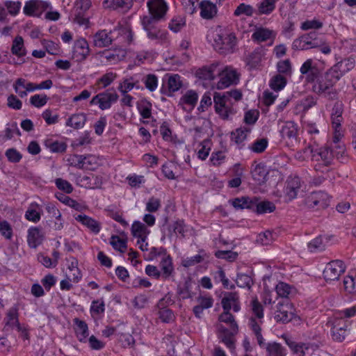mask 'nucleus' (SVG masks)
Segmentation results:
<instances>
[{
  "label": "nucleus",
  "instance_id": "obj_1",
  "mask_svg": "<svg viewBox=\"0 0 356 356\" xmlns=\"http://www.w3.org/2000/svg\"><path fill=\"white\" fill-rule=\"evenodd\" d=\"M343 104L339 102H335L330 114L332 129L331 147L327 145L318 147V146L312 143L308 145L312 159L318 162L319 165L330 166L332 164L334 157L339 159L346 154V146L342 142L345 132L342 126L343 122Z\"/></svg>",
  "mask_w": 356,
  "mask_h": 356
},
{
  "label": "nucleus",
  "instance_id": "obj_2",
  "mask_svg": "<svg viewBox=\"0 0 356 356\" xmlns=\"http://www.w3.org/2000/svg\"><path fill=\"white\" fill-rule=\"evenodd\" d=\"M211 33L213 38V47L219 54L227 55L236 51L238 40L234 33L228 32L218 25Z\"/></svg>",
  "mask_w": 356,
  "mask_h": 356
},
{
  "label": "nucleus",
  "instance_id": "obj_3",
  "mask_svg": "<svg viewBox=\"0 0 356 356\" xmlns=\"http://www.w3.org/2000/svg\"><path fill=\"white\" fill-rule=\"evenodd\" d=\"M338 81L329 69L325 73L321 72L312 83V90L318 95L333 99L337 97V91L334 87Z\"/></svg>",
  "mask_w": 356,
  "mask_h": 356
},
{
  "label": "nucleus",
  "instance_id": "obj_4",
  "mask_svg": "<svg viewBox=\"0 0 356 356\" xmlns=\"http://www.w3.org/2000/svg\"><path fill=\"white\" fill-rule=\"evenodd\" d=\"M282 338L292 353L298 356H312L318 348L315 343L296 342L286 334H282Z\"/></svg>",
  "mask_w": 356,
  "mask_h": 356
},
{
  "label": "nucleus",
  "instance_id": "obj_5",
  "mask_svg": "<svg viewBox=\"0 0 356 356\" xmlns=\"http://www.w3.org/2000/svg\"><path fill=\"white\" fill-rule=\"evenodd\" d=\"M213 103L216 112L223 120L228 119L230 115L234 113L232 107L233 103L229 99L227 95H224L220 92H214Z\"/></svg>",
  "mask_w": 356,
  "mask_h": 356
},
{
  "label": "nucleus",
  "instance_id": "obj_6",
  "mask_svg": "<svg viewBox=\"0 0 356 356\" xmlns=\"http://www.w3.org/2000/svg\"><path fill=\"white\" fill-rule=\"evenodd\" d=\"M119 98L118 93L113 88H108L102 92L94 96L90 102L91 105H98L104 111L111 107Z\"/></svg>",
  "mask_w": 356,
  "mask_h": 356
},
{
  "label": "nucleus",
  "instance_id": "obj_7",
  "mask_svg": "<svg viewBox=\"0 0 356 356\" xmlns=\"http://www.w3.org/2000/svg\"><path fill=\"white\" fill-rule=\"evenodd\" d=\"M220 80L217 83V88L222 90L232 85H236L239 81L240 74L232 66H226L218 72Z\"/></svg>",
  "mask_w": 356,
  "mask_h": 356
},
{
  "label": "nucleus",
  "instance_id": "obj_8",
  "mask_svg": "<svg viewBox=\"0 0 356 356\" xmlns=\"http://www.w3.org/2000/svg\"><path fill=\"white\" fill-rule=\"evenodd\" d=\"M300 72L302 79H304L307 83H312L322 72V70L318 67L317 63L313 59L309 58L301 65Z\"/></svg>",
  "mask_w": 356,
  "mask_h": 356
},
{
  "label": "nucleus",
  "instance_id": "obj_9",
  "mask_svg": "<svg viewBox=\"0 0 356 356\" xmlns=\"http://www.w3.org/2000/svg\"><path fill=\"white\" fill-rule=\"evenodd\" d=\"M346 270V266L341 260H333L325 266L323 275L326 282L338 280Z\"/></svg>",
  "mask_w": 356,
  "mask_h": 356
},
{
  "label": "nucleus",
  "instance_id": "obj_10",
  "mask_svg": "<svg viewBox=\"0 0 356 356\" xmlns=\"http://www.w3.org/2000/svg\"><path fill=\"white\" fill-rule=\"evenodd\" d=\"M350 325V321L333 318L331 327L332 339L334 341L342 342L348 335Z\"/></svg>",
  "mask_w": 356,
  "mask_h": 356
},
{
  "label": "nucleus",
  "instance_id": "obj_11",
  "mask_svg": "<svg viewBox=\"0 0 356 356\" xmlns=\"http://www.w3.org/2000/svg\"><path fill=\"white\" fill-rule=\"evenodd\" d=\"M48 8V2L42 0H29L25 3L23 13L29 17H40Z\"/></svg>",
  "mask_w": 356,
  "mask_h": 356
},
{
  "label": "nucleus",
  "instance_id": "obj_12",
  "mask_svg": "<svg viewBox=\"0 0 356 356\" xmlns=\"http://www.w3.org/2000/svg\"><path fill=\"white\" fill-rule=\"evenodd\" d=\"M330 204V196L323 191L311 193L306 199V204L309 208L325 209Z\"/></svg>",
  "mask_w": 356,
  "mask_h": 356
},
{
  "label": "nucleus",
  "instance_id": "obj_13",
  "mask_svg": "<svg viewBox=\"0 0 356 356\" xmlns=\"http://www.w3.org/2000/svg\"><path fill=\"white\" fill-rule=\"evenodd\" d=\"M147 6L151 17L156 21L165 20L168 6L164 0H149Z\"/></svg>",
  "mask_w": 356,
  "mask_h": 356
},
{
  "label": "nucleus",
  "instance_id": "obj_14",
  "mask_svg": "<svg viewBox=\"0 0 356 356\" xmlns=\"http://www.w3.org/2000/svg\"><path fill=\"white\" fill-rule=\"evenodd\" d=\"M293 316V309L287 300L279 302L275 312V319L277 322L289 323Z\"/></svg>",
  "mask_w": 356,
  "mask_h": 356
},
{
  "label": "nucleus",
  "instance_id": "obj_15",
  "mask_svg": "<svg viewBox=\"0 0 356 356\" xmlns=\"http://www.w3.org/2000/svg\"><path fill=\"white\" fill-rule=\"evenodd\" d=\"M355 65V60L353 57L350 56L345 58L337 62L332 67L330 68L332 73L339 79L345 75L346 73L352 70Z\"/></svg>",
  "mask_w": 356,
  "mask_h": 356
},
{
  "label": "nucleus",
  "instance_id": "obj_16",
  "mask_svg": "<svg viewBox=\"0 0 356 356\" xmlns=\"http://www.w3.org/2000/svg\"><path fill=\"white\" fill-rule=\"evenodd\" d=\"M112 33L115 36L114 40H118L122 46H127L133 42L134 34L127 24L118 26V28L112 31Z\"/></svg>",
  "mask_w": 356,
  "mask_h": 356
},
{
  "label": "nucleus",
  "instance_id": "obj_17",
  "mask_svg": "<svg viewBox=\"0 0 356 356\" xmlns=\"http://www.w3.org/2000/svg\"><path fill=\"white\" fill-rule=\"evenodd\" d=\"M90 54V48L87 40L84 38L76 40L73 45L72 58L76 62H82Z\"/></svg>",
  "mask_w": 356,
  "mask_h": 356
},
{
  "label": "nucleus",
  "instance_id": "obj_18",
  "mask_svg": "<svg viewBox=\"0 0 356 356\" xmlns=\"http://www.w3.org/2000/svg\"><path fill=\"white\" fill-rule=\"evenodd\" d=\"M197 305L193 307V312L197 318H201L204 309L211 308L213 305L214 300L209 293H200L197 298Z\"/></svg>",
  "mask_w": 356,
  "mask_h": 356
},
{
  "label": "nucleus",
  "instance_id": "obj_19",
  "mask_svg": "<svg viewBox=\"0 0 356 356\" xmlns=\"http://www.w3.org/2000/svg\"><path fill=\"white\" fill-rule=\"evenodd\" d=\"M251 315L248 319V326H251L252 320L258 325L264 323V307L257 297L252 298L249 305Z\"/></svg>",
  "mask_w": 356,
  "mask_h": 356
},
{
  "label": "nucleus",
  "instance_id": "obj_20",
  "mask_svg": "<svg viewBox=\"0 0 356 356\" xmlns=\"http://www.w3.org/2000/svg\"><path fill=\"white\" fill-rule=\"evenodd\" d=\"M223 310L230 311L232 308L234 312L241 310L239 296L237 292H227L221 300Z\"/></svg>",
  "mask_w": 356,
  "mask_h": 356
},
{
  "label": "nucleus",
  "instance_id": "obj_21",
  "mask_svg": "<svg viewBox=\"0 0 356 356\" xmlns=\"http://www.w3.org/2000/svg\"><path fill=\"white\" fill-rule=\"evenodd\" d=\"M90 6V0H79L76 3L75 22H89L90 15L88 10Z\"/></svg>",
  "mask_w": 356,
  "mask_h": 356
},
{
  "label": "nucleus",
  "instance_id": "obj_22",
  "mask_svg": "<svg viewBox=\"0 0 356 356\" xmlns=\"http://www.w3.org/2000/svg\"><path fill=\"white\" fill-rule=\"evenodd\" d=\"M266 50L263 47H257L246 58L245 63L250 70L256 69L261 65L264 58Z\"/></svg>",
  "mask_w": 356,
  "mask_h": 356
},
{
  "label": "nucleus",
  "instance_id": "obj_23",
  "mask_svg": "<svg viewBox=\"0 0 356 356\" xmlns=\"http://www.w3.org/2000/svg\"><path fill=\"white\" fill-rule=\"evenodd\" d=\"M276 37V32L267 28H257L252 35V39L254 42H263L270 40V45H272Z\"/></svg>",
  "mask_w": 356,
  "mask_h": 356
},
{
  "label": "nucleus",
  "instance_id": "obj_24",
  "mask_svg": "<svg viewBox=\"0 0 356 356\" xmlns=\"http://www.w3.org/2000/svg\"><path fill=\"white\" fill-rule=\"evenodd\" d=\"M114 39L112 31L107 32L106 30H102L94 35L93 43L97 47H106L109 46Z\"/></svg>",
  "mask_w": 356,
  "mask_h": 356
},
{
  "label": "nucleus",
  "instance_id": "obj_25",
  "mask_svg": "<svg viewBox=\"0 0 356 356\" xmlns=\"http://www.w3.org/2000/svg\"><path fill=\"white\" fill-rule=\"evenodd\" d=\"M102 61L109 64H116L125 57V52L122 49L104 50L99 53Z\"/></svg>",
  "mask_w": 356,
  "mask_h": 356
},
{
  "label": "nucleus",
  "instance_id": "obj_26",
  "mask_svg": "<svg viewBox=\"0 0 356 356\" xmlns=\"http://www.w3.org/2000/svg\"><path fill=\"white\" fill-rule=\"evenodd\" d=\"M298 132V124L293 121L286 122L280 131L282 137L284 139L289 140L291 143L297 140Z\"/></svg>",
  "mask_w": 356,
  "mask_h": 356
},
{
  "label": "nucleus",
  "instance_id": "obj_27",
  "mask_svg": "<svg viewBox=\"0 0 356 356\" xmlns=\"http://www.w3.org/2000/svg\"><path fill=\"white\" fill-rule=\"evenodd\" d=\"M300 178L298 176H290L286 181V195L291 200L295 199L300 188Z\"/></svg>",
  "mask_w": 356,
  "mask_h": 356
},
{
  "label": "nucleus",
  "instance_id": "obj_28",
  "mask_svg": "<svg viewBox=\"0 0 356 356\" xmlns=\"http://www.w3.org/2000/svg\"><path fill=\"white\" fill-rule=\"evenodd\" d=\"M44 236L41 229L37 227H31L28 229L27 242L31 248H36L43 241Z\"/></svg>",
  "mask_w": 356,
  "mask_h": 356
},
{
  "label": "nucleus",
  "instance_id": "obj_29",
  "mask_svg": "<svg viewBox=\"0 0 356 356\" xmlns=\"http://www.w3.org/2000/svg\"><path fill=\"white\" fill-rule=\"evenodd\" d=\"M159 266L161 270V273L162 275V280H168L174 273L172 257L169 254H166V253H165L161 258Z\"/></svg>",
  "mask_w": 356,
  "mask_h": 356
},
{
  "label": "nucleus",
  "instance_id": "obj_30",
  "mask_svg": "<svg viewBox=\"0 0 356 356\" xmlns=\"http://www.w3.org/2000/svg\"><path fill=\"white\" fill-rule=\"evenodd\" d=\"M200 15L204 19H211L217 13L216 6L208 0H203L200 3Z\"/></svg>",
  "mask_w": 356,
  "mask_h": 356
},
{
  "label": "nucleus",
  "instance_id": "obj_31",
  "mask_svg": "<svg viewBox=\"0 0 356 356\" xmlns=\"http://www.w3.org/2000/svg\"><path fill=\"white\" fill-rule=\"evenodd\" d=\"M199 95L195 90H187L180 98L179 104L181 105L184 108L186 105L189 107L190 110H193L197 104Z\"/></svg>",
  "mask_w": 356,
  "mask_h": 356
},
{
  "label": "nucleus",
  "instance_id": "obj_32",
  "mask_svg": "<svg viewBox=\"0 0 356 356\" xmlns=\"http://www.w3.org/2000/svg\"><path fill=\"white\" fill-rule=\"evenodd\" d=\"M218 67V63H213L210 65L204 66L197 70L196 76L203 80H213L215 78V72Z\"/></svg>",
  "mask_w": 356,
  "mask_h": 356
},
{
  "label": "nucleus",
  "instance_id": "obj_33",
  "mask_svg": "<svg viewBox=\"0 0 356 356\" xmlns=\"http://www.w3.org/2000/svg\"><path fill=\"white\" fill-rule=\"evenodd\" d=\"M147 36L152 40H165L167 38V31L156 28L154 24H143Z\"/></svg>",
  "mask_w": 356,
  "mask_h": 356
},
{
  "label": "nucleus",
  "instance_id": "obj_34",
  "mask_svg": "<svg viewBox=\"0 0 356 356\" xmlns=\"http://www.w3.org/2000/svg\"><path fill=\"white\" fill-rule=\"evenodd\" d=\"M75 219L81 222L82 225L88 227L91 232L95 234H98L100 232L101 226L99 222L96 220L84 214L78 215Z\"/></svg>",
  "mask_w": 356,
  "mask_h": 356
},
{
  "label": "nucleus",
  "instance_id": "obj_35",
  "mask_svg": "<svg viewBox=\"0 0 356 356\" xmlns=\"http://www.w3.org/2000/svg\"><path fill=\"white\" fill-rule=\"evenodd\" d=\"M87 120L86 115L83 113L72 114L66 121L65 125L74 129H79L84 127Z\"/></svg>",
  "mask_w": 356,
  "mask_h": 356
},
{
  "label": "nucleus",
  "instance_id": "obj_36",
  "mask_svg": "<svg viewBox=\"0 0 356 356\" xmlns=\"http://www.w3.org/2000/svg\"><path fill=\"white\" fill-rule=\"evenodd\" d=\"M18 316V309L16 307L9 309L5 318L6 325L12 328L16 327L18 331H22V328L19 324Z\"/></svg>",
  "mask_w": 356,
  "mask_h": 356
},
{
  "label": "nucleus",
  "instance_id": "obj_37",
  "mask_svg": "<svg viewBox=\"0 0 356 356\" xmlns=\"http://www.w3.org/2000/svg\"><path fill=\"white\" fill-rule=\"evenodd\" d=\"M133 0H104L103 6L106 8L113 10L124 9L129 10L132 6Z\"/></svg>",
  "mask_w": 356,
  "mask_h": 356
},
{
  "label": "nucleus",
  "instance_id": "obj_38",
  "mask_svg": "<svg viewBox=\"0 0 356 356\" xmlns=\"http://www.w3.org/2000/svg\"><path fill=\"white\" fill-rule=\"evenodd\" d=\"M254 210L257 214L272 213L275 210V205L270 201L259 202L257 197H254Z\"/></svg>",
  "mask_w": 356,
  "mask_h": 356
},
{
  "label": "nucleus",
  "instance_id": "obj_39",
  "mask_svg": "<svg viewBox=\"0 0 356 356\" xmlns=\"http://www.w3.org/2000/svg\"><path fill=\"white\" fill-rule=\"evenodd\" d=\"M231 204L236 209H254V203L255 200L254 198L251 199L249 197H236L229 201Z\"/></svg>",
  "mask_w": 356,
  "mask_h": 356
},
{
  "label": "nucleus",
  "instance_id": "obj_40",
  "mask_svg": "<svg viewBox=\"0 0 356 356\" xmlns=\"http://www.w3.org/2000/svg\"><path fill=\"white\" fill-rule=\"evenodd\" d=\"M75 323L76 325V334L79 341L81 342H86L89 335L88 325L85 321L78 318L75 319Z\"/></svg>",
  "mask_w": 356,
  "mask_h": 356
},
{
  "label": "nucleus",
  "instance_id": "obj_41",
  "mask_svg": "<svg viewBox=\"0 0 356 356\" xmlns=\"http://www.w3.org/2000/svg\"><path fill=\"white\" fill-rule=\"evenodd\" d=\"M266 356H286V350L280 343L277 342H270L266 344Z\"/></svg>",
  "mask_w": 356,
  "mask_h": 356
},
{
  "label": "nucleus",
  "instance_id": "obj_42",
  "mask_svg": "<svg viewBox=\"0 0 356 356\" xmlns=\"http://www.w3.org/2000/svg\"><path fill=\"white\" fill-rule=\"evenodd\" d=\"M209 255L203 250H200L199 254L184 259L181 261V265L184 267L189 268L195 266V264H200L203 261L205 258H208Z\"/></svg>",
  "mask_w": 356,
  "mask_h": 356
},
{
  "label": "nucleus",
  "instance_id": "obj_43",
  "mask_svg": "<svg viewBox=\"0 0 356 356\" xmlns=\"http://www.w3.org/2000/svg\"><path fill=\"white\" fill-rule=\"evenodd\" d=\"M251 132V129L248 127H241L236 129L232 133V140L236 144H242L247 138L248 135Z\"/></svg>",
  "mask_w": 356,
  "mask_h": 356
},
{
  "label": "nucleus",
  "instance_id": "obj_44",
  "mask_svg": "<svg viewBox=\"0 0 356 356\" xmlns=\"http://www.w3.org/2000/svg\"><path fill=\"white\" fill-rule=\"evenodd\" d=\"M149 231L147 227L140 221H134L131 225V234L138 238H147Z\"/></svg>",
  "mask_w": 356,
  "mask_h": 356
},
{
  "label": "nucleus",
  "instance_id": "obj_45",
  "mask_svg": "<svg viewBox=\"0 0 356 356\" xmlns=\"http://www.w3.org/2000/svg\"><path fill=\"white\" fill-rule=\"evenodd\" d=\"M182 86L181 76L179 74H172L169 76L168 80V96H171V93L178 91Z\"/></svg>",
  "mask_w": 356,
  "mask_h": 356
},
{
  "label": "nucleus",
  "instance_id": "obj_46",
  "mask_svg": "<svg viewBox=\"0 0 356 356\" xmlns=\"http://www.w3.org/2000/svg\"><path fill=\"white\" fill-rule=\"evenodd\" d=\"M55 196L60 202L75 209L76 211H81L82 209V206L80 203L63 193H56Z\"/></svg>",
  "mask_w": 356,
  "mask_h": 356
},
{
  "label": "nucleus",
  "instance_id": "obj_47",
  "mask_svg": "<svg viewBox=\"0 0 356 356\" xmlns=\"http://www.w3.org/2000/svg\"><path fill=\"white\" fill-rule=\"evenodd\" d=\"M158 77L154 74H145L143 73V83L146 89L149 92H154L158 87Z\"/></svg>",
  "mask_w": 356,
  "mask_h": 356
},
{
  "label": "nucleus",
  "instance_id": "obj_48",
  "mask_svg": "<svg viewBox=\"0 0 356 356\" xmlns=\"http://www.w3.org/2000/svg\"><path fill=\"white\" fill-rule=\"evenodd\" d=\"M211 140L207 139L201 142L197 147V157L204 161L205 160L211 151Z\"/></svg>",
  "mask_w": 356,
  "mask_h": 356
},
{
  "label": "nucleus",
  "instance_id": "obj_49",
  "mask_svg": "<svg viewBox=\"0 0 356 356\" xmlns=\"http://www.w3.org/2000/svg\"><path fill=\"white\" fill-rule=\"evenodd\" d=\"M138 110L140 116L144 119H149L152 117V105L147 100H141L138 104Z\"/></svg>",
  "mask_w": 356,
  "mask_h": 356
},
{
  "label": "nucleus",
  "instance_id": "obj_50",
  "mask_svg": "<svg viewBox=\"0 0 356 356\" xmlns=\"http://www.w3.org/2000/svg\"><path fill=\"white\" fill-rule=\"evenodd\" d=\"M218 320L220 322L229 325L230 328L234 332H237L238 325L235 321L234 316L229 312V311L223 310V312L219 316Z\"/></svg>",
  "mask_w": 356,
  "mask_h": 356
},
{
  "label": "nucleus",
  "instance_id": "obj_51",
  "mask_svg": "<svg viewBox=\"0 0 356 356\" xmlns=\"http://www.w3.org/2000/svg\"><path fill=\"white\" fill-rule=\"evenodd\" d=\"M356 316V305L343 309L337 312L334 314V319H343L345 321H349L348 318Z\"/></svg>",
  "mask_w": 356,
  "mask_h": 356
},
{
  "label": "nucleus",
  "instance_id": "obj_52",
  "mask_svg": "<svg viewBox=\"0 0 356 356\" xmlns=\"http://www.w3.org/2000/svg\"><path fill=\"white\" fill-rule=\"evenodd\" d=\"M286 84V79L281 74H276L270 80L269 86L275 91L282 90Z\"/></svg>",
  "mask_w": 356,
  "mask_h": 356
},
{
  "label": "nucleus",
  "instance_id": "obj_53",
  "mask_svg": "<svg viewBox=\"0 0 356 356\" xmlns=\"http://www.w3.org/2000/svg\"><path fill=\"white\" fill-rule=\"evenodd\" d=\"M98 165L97 158L92 154L83 155L82 165L83 170H93Z\"/></svg>",
  "mask_w": 356,
  "mask_h": 356
},
{
  "label": "nucleus",
  "instance_id": "obj_54",
  "mask_svg": "<svg viewBox=\"0 0 356 356\" xmlns=\"http://www.w3.org/2000/svg\"><path fill=\"white\" fill-rule=\"evenodd\" d=\"M307 247L311 252H321L325 247L324 238L321 236H317L308 243Z\"/></svg>",
  "mask_w": 356,
  "mask_h": 356
},
{
  "label": "nucleus",
  "instance_id": "obj_55",
  "mask_svg": "<svg viewBox=\"0 0 356 356\" xmlns=\"http://www.w3.org/2000/svg\"><path fill=\"white\" fill-rule=\"evenodd\" d=\"M12 53L17 56H23L26 55L24 47V40L21 36H17L13 40L12 45Z\"/></svg>",
  "mask_w": 356,
  "mask_h": 356
},
{
  "label": "nucleus",
  "instance_id": "obj_56",
  "mask_svg": "<svg viewBox=\"0 0 356 356\" xmlns=\"http://www.w3.org/2000/svg\"><path fill=\"white\" fill-rule=\"evenodd\" d=\"M110 244L115 250L122 253L125 252L127 245V240L121 238L119 236H112L110 241Z\"/></svg>",
  "mask_w": 356,
  "mask_h": 356
},
{
  "label": "nucleus",
  "instance_id": "obj_57",
  "mask_svg": "<svg viewBox=\"0 0 356 356\" xmlns=\"http://www.w3.org/2000/svg\"><path fill=\"white\" fill-rule=\"evenodd\" d=\"M118 75L115 72H108L102 75L97 81V85L105 88L110 86L117 78Z\"/></svg>",
  "mask_w": 356,
  "mask_h": 356
},
{
  "label": "nucleus",
  "instance_id": "obj_58",
  "mask_svg": "<svg viewBox=\"0 0 356 356\" xmlns=\"http://www.w3.org/2000/svg\"><path fill=\"white\" fill-rule=\"evenodd\" d=\"M159 318L165 323H170L175 321L176 316L172 310L168 308H159Z\"/></svg>",
  "mask_w": 356,
  "mask_h": 356
},
{
  "label": "nucleus",
  "instance_id": "obj_59",
  "mask_svg": "<svg viewBox=\"0 0 356 356\" xmlns=\"http://www.w3.org/2000/svg\"><path fill=\"white\" fill-rule=\"evenodd\" d=\"M267 175L266 167L261 164H257L252 170V175L254 179L259 182H263Z\"/></svg>",
  "mask_w": 356,
  "mask_h": 356
},
{
  "label": "nucleus",
  "instance_id": "obj_60",
  "mask_svg": "<svg viewBox=\"0 0 356 356\" xmlns=\"http://www.w3.org/2000/svg\"><path fill=\"white\" fill-rule=\"evenodd\" d=\"M268 140L266 138L257 139L250 147V149L254 153H262L267 148Z\"/></svg>",
  "mask_w": 356,
  "mask_h": 356
},
{
  "label": "nucleus",
  "instance_id": "obj_61",
  "mask_svg": "<svg viewBox=\"0 0 356 356\" xmlns=\"http://www.w3.org/2000/svg\"><path fill=\"white\" fill-rule=\"evenodd\" d=\"M344 290L348 293H356V275H348L343 279Z\"/></svg>",
  "mask_w": 356,
  "mask_h": 356
},
{
  "label": "nucleus",
  "instance_id": "obj_62",
  "mask_svg": "<svg viewBox=\"0 0 356 356\" xmlns=\"http://www.w3.org/2000/svg\"><path fill=\"white\" fill-rule=\"evenodd\" d=\"M49 97L45 94H35L30 97V104L35 108H41L46 105Z\"/></svg>",
  "mask_w": 356,
  "mask_h": 356
},
{
  "label": "nucleus",
  "instance_id": "obj_63",
  "mask_svg": "<svg viewBox=\"0 0 356 356\" xmlns=\"http://www.w3.org/2000/svg\"><path fill=\"white\" fill-rule=\"evenodd\" d=\"M38 205L31 204L25 213V218L33 222H38L41 218L40 213L36 209Z\"/></svg>",
  "mask_w": 356,
  "mask_h": 356
},
{
  "label": "nucleus",
  "instance_id": "obj_64",
  "mask_svg": "<svg viewBox=\"0 0 356 356\" xmlns=\"http://www.w3.org/2000/svg\"><path fill=\"white\" fill-rule=\"evenodd\" d=\"M161 207V199L152 196L149 197L145 204V210L149 213L156 212Z\"/></svg>",
  "mask_w": 356,
  "mask_h": 356
}]
</instances>
